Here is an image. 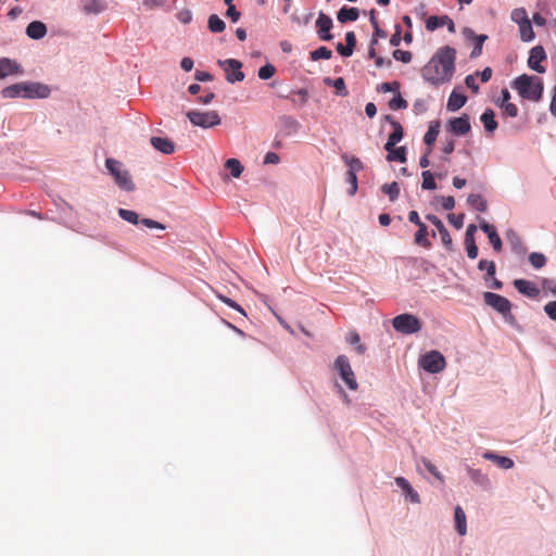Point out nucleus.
<instances>
[{
    "instance_id": "obj_1",
    "label": "nucleus",
    "mask_w": 556,
    "mask_h": 556,
    "mask_svg": "<svg viewBox=\"0 0 556 556\" xmlns=\"http://www.w3.org/2000/svg\"><path fill=\"white\" fill-rule=\"evenodd\" d=\"M456 50L450 46L440 48L424 66L421 76L432 85L440 86L451 80L455 72Z\"/></svg>"
},
{
    "instance_id": "obj_2",
    "label": "nucleus",
    "mask_w": 556,
    "mask_h": 556,
    "mask_svg": "<svg viewBox=\"0 0 556 556\" xmlns=\"http://www.w3.org/2000/svg\"><path fill=\"white\" fill-rule=\"evenodd\" d=\"M4 99L27 98V99H45L50 96V88L40 83H17L8 86L1 90Z\"/></svg>"
},
{
    "instance_id": "obj_3",
    "label": "nucleus",
    "mask_w": 556,
    "mask_h": 556,
    "mask_svg": "<svg viewBox=\"0 0 556 556\" xmlns=\"http://www.w3.org/2000/svg\"><path fill=\"white\" fill-rule=\"evenodd\" d=\"M513 88L518 91L521 98L531 101H539L543 94V81L536 76L522 74L514 80Z\"/></svg>"
},
{
    "instance_id": "obj_4",
    "label": "nucleus",
    "mask_w": 556,
    "mask_h": 556,
    "mask_svg": "<svg viewBox=\"0 0 556 556\" xmlns=\"http://www.w3.org/2000/svg\"><path fill=\"white\" fill-rule=\"evenodd\" d=\"M105 167L110 175L114 178L115 184L124 191L131 192L135 190L136 185L132 181L131 175L125 168L124 164L115 159L108 157L105 160Z\"/></svg>"
},
{
    "instance_id": "obj_5",
    "label": "nucleus",
    "mask_w": 556,
    "mask_h": 556,
    "mask_svg": "<svg viewBox=\"0 0 556 556\" xmlns=\"http://www.w3.org/2000/svg\"><path fill=\"white\" fill-rule=\"evenodd\" d=\"M392 326L397 332L403 334H413L421 329L422 324L416 316L404 313L392 319Z\"/></svg>"
},
{
    "instance_id": "obj_6",
    "label": "nucleus",
    "mask_w": 556,
    "mask_h": 556,
    "mask_svg": "<svg viewBox=\"0 0 556 556\" xmlns=\"http://www.w3.org/2000/svg\"><path fill=\"white\" fill-rule=\"evenodd\" d=\"M483 299L485 304L502 314L506 321L513 323L514 316L511 315V303L508 299L493 292H485L483 294Z\"/></svg>"
},
{
    "instance_id": "obj_7",
    "label": "nucleus",
    "mask_w": 556,
    "mask_h": 556,
    "mask_svg": "<svg viewBox=\"0 0 556 556\" xmlns=\"http://www.w3.org/2000/svg\"><path fill=\"white\" fill-rule=\"evenodd\" d=\"M333 367L339 372L346 387L352 391H356L358 383L349 358L345 355H339L334 361Z\"/></svg>"
},
{
    "instance_id": "obj_8",
    "label": "nucleus",
    "mask_w": 556,
    "mask_h": 556,
    "mask_svg": "<svg viewBox=\"0 0 556 556\" xmlns=\"http://www.w3.org/2000/svg\"><path fill=\"white\" fill-rule=\"evenodd\" d=\"M419 364L426 371L431 374L441 372L446 366L445 358L439 351L428 352L421 356Z\"/></svg>"
},
{
    "instance_id": "obj_9",
    "label": "nucleus",
    "mask_w": 556,
    "mask_h": 556,
    "mask_svg": "<svg viewBox=\"0 0 556 556\" xmlns=\"http://www.w3.org/2000/svg\"><path fill=\"white\" fill-rule=\"evenodd\" d=\"M218 65L225 71L226 80L230 84L242 81L244 73L241 71L242 62L236 59L218 60Z\"/></svg>"
},
{
    "instance_id": "obj_10",
    "label": "nucleus",
    "mask_w": 556,
    "mask_h": 556,
    "mask_svg": "<svg viewBox=\"0 0 556 556\" xmlns=\"http://www.w3.org/2000/svg\"><path fill=\"white\" fill-rule=\"evenodd\" d=\"M190 122L195 125L203 128H208L215 125H218L220 123L219 116L216 112H198V111H191L187 114Z\"/></svg>"
},
{
    "instance_id": "obj_11",
    "label": "nucleus",
    "mask_w": 556,
    "mask_h": 556,
    "mask_svg": "<svg viewBox=\"0 0 556 556\" xmlns=\"http://www.w3.org/2000/svg\"><path fill=\"white\" fill-rule=\"evenodd\" d=\"M118 215L122 219H124L132 225H138L139 223H141L142 225H144L148 228H156V229H161V230L165 229V226L156 220H153L150 218L139 219L138 214L130 210L119 208Z\"/></svg>"
},
{
    "instance_id": "obj_12",
    "label": "nucleus",
    "mask_w": 556,
    "mask_h": 556,
    "mask_svg": "<svg viewBox=\"0 0 556 556\" xmlns=\"http://www.w3.org/2000/svg\"><path fill=\"white\" fill-rule=\"evenodd\" d=\"M446 129L453 136H465L470 130V122L469 116L467 114H463L459 117H454L448 119L446 124Z\"/></svg>"
},
{
    "instance_id": "obj_13",
    "label": "nucleus",
    "mask_w": 556,
    "mask_h": 556,
    "mask_svg": "<svg viewBox=\"0 0 556 556\" xmlns=\"http://www.w3.org/2000/svg\"><path fill=\"white\" fill-rule=\"evenodd\" d=\"M332 25L331 17L320 11L316 21L317 34L320 40L330 41L332 39L330 34Z\"/></svg>"
},
{
    "instance_id": "obj_14",
    "label": "nucleus",
    "mask_w": 556,
    "mask_h": 556,
    "mask_svg": "<svg viewBox=\"0 0 556 556\" xmlns=\"http://www.w3.org/2000/svg\"><path fill=\"white\" fill-rule=\"evenodd\" d=\"M546 59L545 50L542 46H535L530 50V55L528 59V65L531 70L543 74L545 72V67L540 63Z\"/></svg>"
},
{
    "instance_id": "obj_15",
    "label": "nucleus",
    "mask_w": 556,
    "mask_h": 556,
    "mask_svg": "<svg viewBox=\"0 0 556 556\" xmlns=\"http://www.w3.org/2000/svg\"><path fill=\"white\" fill-rule=\"evenodd\" d=\"M399 141H387L384 149L388 152L387 160L389 162H406V150L404 147H396Z\"/></svg>"
},
{
    "instance_id": "obj_16",
    "label": "nucleus",
    "mask_w": 556,
    "mask_h": 556,
    "mask_svg": "<svg viewBox=\"0 0 556 556\" xmlns=\"http://www.w3.org/2000/svg\"><path fill=\"white\" fill-rule=\"evenodd\" d=\"M22 74L23 70L16 61L9 58L0 59V79L7 78L8 76Z\"/></svg>"
},
{
    "instance_id": "obj_17",
    "label": "nucleus",
    "mask_w": 556,
    "mask_h": 556,
    "mask_svg": "<svg viewBox=\"0 0 556 556\" xmlns=\"http://www.w3.org/2000/svg\"><path fill=\"white\" fill-rule=\"evenodd\" d=\"M464 35L466 39L471 40L475 43V47L470 53V58L475 59L481 55L482 47L484 41L488 39L486 35H476L475 31L470 28H464Z\"/></svg>"
},
{
    "instance_id": "obj_18",
    "label": "nucleus",
    "mask_w": 556,
    "mask_h": 556,
    "mask_svg": "<svg viewBox=\"0 0 556 556\" xmlns=\"http://www.w3.org/2000/svg\"><path fill=\"white\" fill-rule=\"evenodd\" d=\"M514 287L520 292L529 298H536L540 294L539 288L534 282L526 279H516L514 281Z\"/></svg>"
},
{
    "instance_id": "obj_19",
    "label": "nucleus",
    "mask_w": 556,
    "mask_h": 556,
    "mask_svg": "<svg viewBox=\"0 0 556 556\" xmlns=\"http://www.w3.org/2000/svg\"><path fill=\"white\" fill-rule=\"evenodd\" d=\"M395 483L399 488L402 489L405 496L409 498L412 503H420L419 494L412 488L410 483L403 477H396Z\"/></svg>"
},
{
    "instance_id": "obj_20",
    "label": "nucleus",
    "mask_w": 556,
    "mask_h": 556,
    "mask_svg": "<svg viewBox=\"0 0 556 556\" xmlns=\"http://www.w3.org/2000/svg\"><path fill=\"white\" fill-rule=\"evenodd\" d=\"M467 97L458 92L457 89H454L448 97L446 109L451 112H456L465 105Z\"/></svg>"
},
{
    "instance_id": "obj_21",
    "label": "nucleus",
    "mask_w": 556,
    "mask_h": 556,
    "mask_svg": "<svg viewBox=\"0 0 556 556\" xmlns=\"http://www.w3.org/2000/svg\"><path fill=\"white\" fill-rule=\"evenodd\" d=\"M482 457L484 459L493 462L497 467L503 468V469H510L514 467L513 459H510L506 456L497 455L493 452H485V453H483Z\"/></svg>"
},
{
    "instance_id": "obj_22",
    "label": "nucleus",
    "mask_w": 556,
    "mask_h": 556,
    "mask_svg": "<svg viewBox=\"0 0 556 556\" xmlns=\"http://www.w3.org/2000/svg\"><path fill=\"white\" fill-rule=\"evenodd\" d=\"M26 34L29 38L38 40L46 36L47 27L42 22L34 21L28 24Z\"/></svg>"
},
{
    "instance_id": "obj_23",
    "label": "nucleus",
    "mask_w": 556,
    "mask_h": 556,
    "mask_svg": "<svg viewBox=\"0 0 556 556\" xmlns=\"http://www.w3.org/2000/svg\"><path fill=\"white\" fill-rule=\"evenodd\" d=\"M341 159H342V161L344 162V164L348 167L346 173H351L352 172V174H356L357 175L358 172L364 169L363 162L358 157H356L354 155H351L349 153H343L341 155Z\"/></svg>"
},
{
    "instance_id": "obj_24",
    "label": "nucleus",
    "mask_w": 556,
    "mask_h": 556,
    "mask_svg": "<svg viewBox=\"0 0 556 556\" xmlns=\"http://www.w3.org/2000/svg\"><path fill=\"white\" fill-rule=\"evenodd\" d=\"M480 121L488 134H492L497 128V122L495 121V114L493 110L486 109L480 116Z\"/></svg>"
},
{
    "instance_id": "obj_25",
    "label": "nucleus",
    "mask_w": 556,
    "mask_h": 556,
    "mask_svg": "<svg viewBox=\"0 0 556 556\" xmlns=\"http://www.w3.org/2000/svg\"><path fill=\"white\" fill-rule=\"evenodd\" d=\"M359 16V10L357 8L343 7L339 10L337 18L340 23L356 21Z\"/></svg>"
},
{
    "instance_id": "obj_26",
    "label": "nucleus",
    "mask_w": 556,
    "mask_h": 556,
    "mask_svg": "<svg viewBox=\"0 0 556 556\" xmlns=\"http://www.w3.org/2000/svg\"><path fill=\"white\" fill-rule=\"evenodd\" d=\"M106 9V2L104 0H88L84 7L83 11L85 14H100Z\"/></svg>"
},
{
    "instance_id": "obj_27",
    "label": "nucleus",
    "mask_w": 556,
    "mask_h": 556,
    "mask_svg": "<svg viewBox=\"0 0 556 556\" xmlns=\"http://www.w3.org/2000/svg\"><path fill=\"white\" fill-rule=\"evenodd\" d=\"M279 124L283 136L294 135L299 127V123L294 118L288 116L281 117L279 119Z\"/></svg>"
},
{
    "instance_id": "obj_28",
    "label": "nucleus",
    "mask_w": 556,
    "mask_h": 556,
    "mask_svg": "<svg viewBox=\"0 0 556 556\" xmlns=\"http://www.w3.org/2000/svg\"><path fill=\"white\" fill-rule=\"evenodd\" d=\"M506 237L515 253L525 254L527 252V248L514 230L507 231Z\"/></svg>"
},
{
    "instance_id": "obj_29",
    "label": "nucleus",
    "mask_w": 556,
    "mask_h": 556,
    "mask_svg": "<svg viewBox=\"0 0 556 556\" xmlns=\"http://www.w3.org/2000/svg\"><path fill=\"white\" fill-rule=\"evenodd\" d=\"M455 525L459 535H465L467 532L466 515L460 506L455 507Z\"/></svg>"
},
{
    "instance_id": "obj_30",
    "label": "nucleus",
    "mask_w": 556,
    "mask_h": 556,
    "mask_svg": "<svg viewBox=\"0 0 556 556\" xmlns=\"http://www.w3.org/2000/svg\"><path fill=\"white\" fill-rule=\"evenodd\" d=\"M467 202L478 212H485L488 208L486 201L480 194H469Z\"/></svg>"
},
{
    "instance_id": "obj_31",
    "label": "nucleus",
    "mask_w": 556,
    "mask_h": 556,
    "mask_svg": "<svg viewBox=\"0 0 556 556\" xmlns=\"http://www.w3.org/2000/svg\"><path fill=\"white\" fill-rule=\"evenodd\" d=\"M427 236H428L427 226L425 224L418 226V230L415 233V243H417L418 245H421L424 248H427V249L430 248L431 242L427 239Z\"/></svg>"
},
{
    "instance_id": "obj_32",
    "label": "nucleus",
    "mask_w": 556,
    "mask_h": 556,
    "mask_svg": "<svg viewBox=\"0 0 556 556\" xmlns=\"http://www.w3.org/2000/svg\"><path fill=\"white\" fill-rule=\"evenodd\" d=\"M468 475L470 479L479 485L486 486L490 484V480L486 475L482 473L480 469L468 468Z\"/></svg>"
},
{
    "instance_id": "obj_33",
    "label": "nucleus",
    "mask_w": 556,
    "mask_h": 556,
    "mask_svg": "<svg viewBox=\"0 0 556 556\" xmlns=\"http://www.w3.org/2000/svg\"><path fill=\"white\" fill-rule=\"evenodd\" d=\"M447 15H441V16H429L426 21V28L429 31H433L439 27H442L445 25Z\"/></svg>"
},
{
    "instance_id": "obj_34",
    "label": "nucleus",
    "mask_w": 556,
    "mask_h": 556,
    "mask_svg": "<svg viewBox=\"0 0 556 556\" xmlns=\"http://www.w3.org/2000/svg\"><path fill=\"white\" fill-rule=\"evenodd\" d=\"M324 83L326 85H332L336 88V91L338 94L345 97L348 96V90L345 87V81L342 77H338L337 79L332 80L331 78L327 77L324 79Z\"/></svg>"
},
{
    "instance_id": "obj_35",
    "label": "nucleus",
    "mask_w": 556,
    "mask_h": 556,
    "mask_svg": "<svg viewBox=\"0 0 556 556\" xmlns=\"http://www.w3.org/2000/svg\"><path fill=\"white\" fill-rule=\"evenodd\" d=\"M225 167L230 170V174L235 178H239L243 172V166L237 159H229L225 163Z\"/></svg>"
},
{
    "instance_id": "obj_36",
    "label": "nucleus",
    "mask_w": 556,
    "mask_h": 556,
    "mask_svg": "<svg viewBox=\"0 0 556 556\" xmlns=\"http://www.w3.org/2000/svg\"><path fill=\"white\" fill-rule=\"evenodd\" d=\"M381 190L384 194L389 197L390 201L392 202H394L399 198L400 186L396 181L383 185Z\"/></svg>"
},
{
    "instance_id": "obj_37",
    "label": "nucleus",
    "mask_w": 556,
    "mask_h": 556,
    "mask_svg": "<svg viewBox=\"0 0 556 556\" xmlns=\"http://www.w3.org/2000/svg\"><path fill=\"white\" fill-rule=\"evenodd\" d=\"M208 29L213 33H222L226 25L225 22L216 14H212L207 21Z\"/></svg>"
},
{
    "instance_id": "obj_38",
    "label": "nucleus",
    "mask_w": 556,
    "mask_h": 556,
    "mask_svg": "<svg viewBox=\"0 0 556 556\" xmlns=\"http://www.w3.org/2000/svg\"><path fill=\"white\" fill-rule=\"evenodd\" d=\"M519 31L522 41H531L534 38V31L530 21L520 24Z\"/></svg>"
},
{
    "instance_id": "obj_39",
    "label": "nucleus",
    "mask_w": 556,
    "mask_h": 556,
    "mask_svg": "<svg viewBox=\"0 0 556 556\" xmlns=\"http://www.w3.org/2000/svg\"><path fill=\"white\" fill-rule=\"evenodd\" d=\"M151 143L155 150L164 154H170L175 151V146L173 141H151Z\"/></svg>"
},
{
    "instance_id": "obj_40",
    "label": "nucleus",
    "mask_w": 556,
    "mask_h": 556,
    "mask_svg": "<svg viewBox=\"0 0 556 556\" xmlns=\"http://www.w3.org/2000/svg\"><path fill=\"white\" fill-rule=\"evenodd\" d=\"M529 262L535 269H540L545 266L546 264V257L544 254L539 252H532L529 255Z\"/></svg>"
},
{
    "instance_id": "obj_41",
    "label": "nucleus",
    "mask_w": 556,
    "mask_h": 556,
    "mask_svg": "<svg viewBox=\"0 0 556 556\" xmlns=\"http://www.w3.org/2000/svg\"><path fill=\"white\" fill-rule=\"evenodd\" d=\"M332 56V52L325 46L317 48L316 50L311 52V59L313 61H317L320 59L329 60Z\"/></svg>"
},
{
    "instance_id": "obj_42",
    "label": "nucleus",
    "mask_w": 556,
    "mask_h": 556,
    "mask_svg": "<svg viewBox=\"0 0 556 556\" xmlns=\"http://www.w3.org/2000/svg\"><path fill=\"white\" fill-rule=\"evenodd\" d=\"M348 342L351 345L355 346V350L358 354H364L366 351V346L361 343V338L357 332H351L348 337Z\"/></svg>"
},
{
    "instance_id": "obj_43",
    "label": "nucleus",
    "mask_w": 556,
    "mask_h": 556,
    "mask_svg": "<svg viewBox=\"0 0 556 556\" xmlns=\"http://www.w3.org/2000/svg\"><path fill=\"white\" fill-rule=\"evenodd\" d=\"M511 21L520 25L523 22H528L530 20L528 17L527 11L523 8H517L511 12Z\"/></svg>"
},
{
    "instance_id": "obj_44",
    "label": "nucleus",
    "mask_w": 556,
    "mask_h": 556,
    "mask_svg": "<svg viewBox=\"0 0 556 556\" xmlns=\"http://www.w3.org/2000/svg\"><path fill=\"white\" fill-rule=\"evenodd\" d=\"M421 188L425 190H433L437 188L433 175L429 170L422 172Z\"/></svg>"
},
{
    "instance_id": "obj_45",
    "label": "nucleus",
    "mask_w": 556,
    "mask_h": 556,
    "mask_svg": "<svg viewBox=\"0 0 556 556\" xmlns=\"http://www.w3.org/2000/svg\"><path fill=\"white\" fill-rule=\"evenodd\" d=\"M478 268L480 270H485L488 277H494L496 271L495 263L488 260H480L478 263Z\"/></svg>"
},
{
    "instance_id": "obj_46",
    "label": "nucleus",
    "mask_w": 556,
    "mask_h": 556,
    "mask_svg": "<svg viewBox=\"0 0 556 556\" xmlns=\"http://www.w3.org/2000/svg\"><path fill=\"white\" fill-rule=\"evenodd\" d=\"M421 463L425 466V468L439 481L443 482L444 477L442 473L437 469V467L426 457L421 458Z\"/></svg>"
},
{
    "instance_id": "obj_47",
    "label": "nucleus",
    "mask_w": 556,
    "mask_h": 556,
    "mask_svg": "<svg viewBox=\"0 0 556 556\" xmlns=\"http://www.w3.org/2000/svg\"><path fill=\"white\" fill-rule=\"evenodd\" d=\"M440 238H441V241L444 245V248L447 250V251H453L454 250V245H453V240H452V237L448 232V230L446 229V227L444 229H440Z\"/></svg>"
},
{
    "instance_id": "obj_48",
    "label": "nucleus",
    "mask_w": 556,
    "mask_h": 556,
    "mask_svg": "<svg viewBox=\"0 0 556 556\" xmlns=\"http://www.w3.org/2000/svg\"><path fill=\"white\" fill-rule=\"evenodd\" d=\"M276 68L271 64L260 67L257 75L261 79L267 80L274 76Z\"/></svg>"
},
{
    "instance_id": "obj_49",
    "label": "nucleus",
    "mask_w": 556,
    "mask_h": 556,
    "mask_svg": "<svg viewBox=\"0 0 556 556\" xmlns=\"http://www.w3.org/2000/svg\"><path fill=\"white\" fill-rule=\"evenodd\" d=\"M440 132V122L433 121L429 124L428 130L422 139H435Z\"/></svg>"
},
{
    "instance_id": "obj_50",
    "label": "nucleus",
    "mask_w": 556,
    "mask_h": 556,
    "mask_svg": "<svg viewBox=\"0 0 556 556\" xmlns=\"http://www.w3.org/2000/svg\"><path fill=\"white\" fill-rule=\"evenodd\" d=\"M346 182L349 184L350 188L348 190V193L350 195H354L357 192L358 185H357V175L351 173H346Z\"/></svg>"
},
{
    "instance_id": "obj_51",
    "label": "nucleus",
    "mask_w": 556,
    "mask_h": 556,
    "mask_svg": "<svg viewBox=\"0 0 556 556\" xmlns=\"http://www.w3.org/2000/svg\"><path fill=\"white\" fill-rule=\"evenodd\" d=\"M216 296L223 302L225 303L227 306L238 311L239 313H241L242 315L245 316V312L244 309L237 303L235 302L233 300L220 294V293H216Z\"/></svg>"
},
{
    "instance_id": "obj_52",
    "label": "nucleus",
    "mask_w": 556,
    "mask_h": 556,
    "mask_svg": "<svg viewBox=\"0 0 556 556\" xmlns=\"http://www.w3.org/2000/svg\"><path fill=\"white\" fill-rule=\"evenodd\" d=\"M389 106L391 110H402L407 108V102L401 97V94H397L390 100Z\"/></svg>"
},
{
    "instance_id": "obj_53",
    "label": "nucleus",
    "mask_w": 556,
    "mask_h": 556,
    "mask_svg": "<svg viewBox=\"0 0 556 556\" xmlns=\"http://www.w3.org/2000/svg\"><path fill=\"white\" fill-rule=\"evenodd\" d=\"M393 58L396 61H401L403 63H409L412 61L413 55L409 51L396 49L393 51Z\"/></svg>"
},
{
    "instance_id": "obj_54",
    "label": "nucleus",
    "mask_w": 556,
    "mask_h": 556,
    "mask_svg": "<svg viewBox=\"0 0 556 556\" xmlns=\"http://www.w3.org/2000/svg\"><path fill=\"white\" fill-rule=\"evenodd\" d=\"M426 143H427L426 152H425V154L421 156V159L419 161V165L422 168L428 167L429 164H430L428 155L431 153V151L433 149V144L435 143V141H426Z\"/></svg>"
},
{
    "instance_id": "obj_55",
    "label": "nucleus",
    "mask_w": 556,
    "mask_h": 556,
    "mask_svg": "<svg viewBox=\"0 0 556 556\" xmlns=\"http://www.w3.org/2000/svg\"><path fill=\"white\" fill-rule=\"evenodd\" d=\"M447 218H448V222L456 228V229H460L464 225V218H465V215L464 214H458V215H455V214H448L447 215Z\"/></svg>"
},
{
    "instance_id": "obj_56",
    "label": "nucleus",
    "mask_w": 556,
    "mask_h": 556,
    "mask_svg": "<svg viewBox=\"0 0 556 556\" xmlns=\"http://www.w3.org/2000/svg\"><path fill=\"white\" fill-rule=\"evenodd\" d=\"M465 247L468 257L475 260L478 256V247L476 241H465Z\"/></svg>"
},
{
    "instance_id": "obj_57",
    "label": "nucleus",
    "mask_w": 556,
    "mask_h": 556,
    "mask_svg": "<svg viewBox=\"0 0 556 556\" xmlns=\"http://www.w3.org/2000/svg\"><path fill=\"white\" fill-rule=\"evenodd\" d=\"M488 238H489V241L492 244L493 249L496 252H501V250H502V240H501V237L498 236L497 231L489 233Z\"/></svg>"
},
{
    "instance_id": "obj_58",
    "label": "nucleus",
    "mask_w": 556,
    "mask_h": 556,
    "mask_svg": "<svg viewBox=\"0 0 556 556\" xmlns=\"http://www.w3.org/2000/svg\"><path fill=\"white\" fill-rule=\"evenodd\" d=\"M501 109L503 110V113L509 117H516L518 114V108L511 102L503 104Z\"/></svg>"
},
{
    "instance_id": "obj_59",
    "label": "nucleus",
    "mask_w": 556,
    "mask_h": 556,
    "mask_svg": "<svg viewBox=\"0 0 556 556\" xmlns=\"http://www.w3.org/2000/svg\"><path fill=\"white\" fill-rule=\"evenodd\" d=\"M177 18L182 24H189L192 21V12L188 9H184L177 13Z\"/></svg>"
},
{
    "instance_id": "obj_60",
    "label": "nucleus",
    "mask_w": 556,
    "mask_h": 556,
    "mask_svg": "<svg viewBox=\"0 0 556 556\" xmlns=\"http://www.w3.org/2000/svg\"><path fill=\"white\" fill-rule=\"evenodd\" d=\"M465 84L473 93L479 92V86L476 84V75H467Z\"/></svg>"
},
{
    "instance_id": "obj_61",
    "label": "nucleus",
    "mask_w": 556,
    "mask_h": 556,
    "mask_svg": "<svg viewBox=\"0 0 556 556\" xmlns=\"http://www.w3.org/2000/svg\"><path fill=\"white\" fill-rule=\"evenodd\" d=\"M544 311L551 319L556 321V301L548 302L544 306Z\"/></svg>"
},
{
    "instance_id": "obj_62",
    "label": "nucleus",
    "mask_w": 556,
    "mask_h": 556,
    "mask_svg": "<svg viewBox=\"0 0 556 556\" xmlns=\"http://www.w3.org/2000/svg\"><path fill=\"white\" fill-rule=\"evenodd\" d=\"M345 42H346V47L352 49V52H353L355 49V46H356V36H355L354 31H348L345 34Z\"/></svg>"
},
{
    "instance_id": "obj_63",
    "label": "nucleus",
    "mask_w": 556,
    "mask_h": 556,
    "mask_svg": "<svg viewBox=\"0 0 556 556\" xmlns=\"http://www.w3.org/2000/svg\"><path fill=\"white\" fill-rule=\"evenodd\" d=\"M426 218H427V220H429L431 224H433L435 226V228L439 232H440V229L445 228L444 224L438 216L429 214L426 216Z\"/></svg>"
},
{
    "instance_id": "obj_64",
    "label": "nucleus",
    "mask_w": 556,
    "mask_h": 556,
    "mask_svg": "<svg viewBox=\"0 0 556 556\" xmlns=\"http://www.w3.org/2000/svg\"><path fill=\"white\" fill-rule=\"evenodd\" d=\"M226 15L230 17V20L236 23L240 18V12L237 11L235 5H229L226 11Z\"/></svg>"
}]
</instances>
